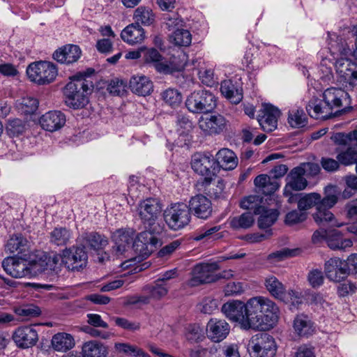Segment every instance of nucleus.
<instances>
[{"label":"nucleus","instance_id":"f257e3e1","mask_svg":"<svg viewBox=\"0 0 357 357\" xmlns=\"http://www.w3.org/2000/svg\"><path fill=\"white\" fill-rule=\"evenodd\" d=\"M162 210L161 202L152 197L140 200L136 206L144 231L137 235L133 248L142 258L148 257L161 244L158 236L163 231V226L159 221Z\"/></svg>","mask_w":357,"mask_h":357},{"label":"nucleus","instance_id":"f03ea898","mask_svg":"<svg viewBox=\"0 0 357 357\" xmlns=\"http://www.w3.org/2000/svg\"><path fill=\"white\" fill-rule=\"evenodd\" d=\"M247 307L248 321L244 326L248 330L267 331L278 321V307L268 298L253 297L247 301Z\"/></svg>","mask_w":357,"mask_h":357},{"label":"nucleus","instance_id":"7ed1b4c3","mask_svg":"<svg viewBox=\"0 0 357 357\" xmlns=\"http://www.w3.org/2000/svg\"><path fill=\"white\" fill-rule=\"evenodd\" d=\"M95 70L89 68L86 72L79 73L72 77L64 88L66 104L73 109L84 107L88 102L87 96L93 89L91 75Z\"/></svg>","mask_w":357,"mask_h":357},{"label":"nucleus","instance_id":"20e7f679","mask_svg":"<svg viewBox=\"0 0 357 357\" xmlns=\"http://www.w3.org/2000/svg\"><path fill=\"white\" fill-rule=\"evenodd\" d=\"M340 191L336 185H328L324 189V197L320 195L317 211L312 214L314 221L319 225L340 227L342 223L338 222L333 213L330 211L338 202Z\"/></svg>","mask_w":357,"mask_h":357},{"label":"nucleus","instance_id":"39448f33","mask_svg":"<svg viewBox=\"0 0 357 357\" xmlns=\"http://www.w3.org/2000/svg\"><path fill=\"white\" fill-rule=\"evenodd\" d=\"M191 166L196 173L204 176L196 183L197 190H206V187L211 184L218 172L215 158L209 153H197L192 156Z\"/></svg>","mask_w":357,"mask_h":357},{"label":"nucleus","instance_id":"423d86ee","mask_svg":"<svg viewBox=\"0 0 357 357\" xmlns=\"http://www.w3.org/2000/svg\"><path fill=\"white\" fill-rule=\"evenodd\" d=\"M217 99L214 94L207 90L195 91L186 98L185 106L194 114H207L216 107Z\"/></svg>","mask_w":357,"mask_h":357},{"label":"nucleus","instance_id":"0eeeda50","mask_svg":"<svg viewBox=\"0 0 357 357\" xmlns=\"http://www.w3.org/2000/svg\"><path fill=\"white\" fill-rule=\"evenodd\" d=\"M164 219L169 228L178 231L187 226L191 219L190 209L186 204H172L164 211Z\"/></svg>","mask_w":357,"mask_h":357},{"label":"nucleus","instance_id":"6e6552de","mask_svg":"<svg viewBox=\"0 0 357 357\" xmlns=\"http://www.w3.org/2000/svg\"><path fill=\"white\" fill-rule=\"evenodd\" d=\"M2 267L7 274L13 278H32L42 272L37 263L29 264L26 261L13 257L5 258Z\"/></svg>","mask_w":357,"mask_h":357},{"label":"nucleus","instance_id":"1a4fd4ad","mask_svg":"<svg viewBox=\"0 0 357 357\" xmlns=\"http://www.w3.org/2000/svg\"><path fill=\"white\" fill-rule=\"evenodd\" d=\"M26 74L31 82L45 85L52 82L58 72L52 63L40 61L31 63L26 68Z\"/></svg>","mask_w":357,"mask_h":357},{"label":"nucleus","instance_id":"9d476101","mask_svg":"<svg viewBox=\"0 0 357 357\" xmlns=\"http://www.w3.org/2000/svg\"><path fill=\"white\" fill-rule=\"evenodd\" d=\"M337 82L345 87L357 86V63L349 58L340 57L335 61Z\"/></svg>","mask_w":357,"mask_h":357},{"label":"nucleus","instance_id":"9b49d317","mask_svg":"<svg viewBox=\"0 0 357 357\" xmlns=\"http://www.w3.org/2000/svg\"><path fill=\"white\" fill-rule=\"evenodd\" d=\"M264 285L270 294L276 299L284 303H301V294L293 289L287 291L284 285L275 276L267 277Z\"/></svg>","mask_w":357,"mask_h":357},{"label":"nucleus","instance_id":"f8f14e48","mask_svg":"<svg viewBox=\"0 0 357 357\" xmlns=\"http://www.w3.org/2000/svg\"><path fill=\"white\" fill-rule=\"evenodd\" d=\"M249 346L252 349V357H273L276 353L274 338L266 333H260L252 337Z\"/></svg>","mask_w":357,"mask_h":357},{"label":"nucleus","instance_id":"ddd939ff","mask_svg":"<svg viewBox=\"0 0 357 357\" xmlns=\"http://www.w3.org/2000/svg\"><path fill=\"white\" fill-rule=\"evenodd\" d=\"M219 269L216 262L200 263L195 265L192 271V278L188 281V285L196 287L204 283L216 282L218 278L215 272Z\"/></svg>","mask_w":357,"mask_h":357},{"label":"nucleus","instance_id":"4468645a","mask_svg":"<svg viewBox=\"0 0 357 357\" xmlns=\"http://www.w3.org/2000/svg\"><path fill=\"white\" fill-rule=\"evenodd\" d=\"M87 253L83 248L73 246L66 248L61 253V263L70 271H79L86 266Z\"/></svg>","mask_w":357,"mask_h":357},{"label":"nucleus","instance_id":"2eb2a0df","mask_svg":"<svg viewBox=\"0 0 357 357\" xmlns=\"http://www.w3.org/2000/svg\"><path fill=\"white\" fill-rule=\"evenodd\" d=\"M135 231L132 229H119L116 230L112 235V241L114 245L112 247V252L116 256L123 255L130 248L131 243H134ZM133 250V245H132ZM135 251V250H134ZM140 257L136 252H135Z\"/></svg>","mask_w":357,"mask_h":357},{"label":"nucleus","instance_id":"dca6fc26","mask_svg":"<svg viewBox=\"0 0 357 357\" xmlns=\"http://www.w3.org/2000/svg\"><path fill=\"white\" fill-rule=\"evenodd\" d=\"M324 273L326 278L332 282H340L349 275V268L344 260L338 257L331 258L326 261Z\"/></svg>","mask_w":357,"mask_h":357},{"label":"nucleus","instance_id":"f3484780","mask_svg":"<svg viewBox=\"0 0 357 357\" xmlns=\"http://www.w3.org/2000/svg\"><path fill=\"white\" fill-rule=\"evenodd\" d=\"M247 303L240 301H234L225 303L222 307V312L231 321L239 324L241 328L248 330L244 326L247 319Z\"/></svg>","mask_w":357,"mask_h":357},{"label":"nucleus","instance_id":"a211bd4d","mask_svg":"<svg viewBox=\"0 0 357 357\" xmlns=\"http://www.w3.org/2000/svg\"><path fill=\"white\" fill-rule=\"evenodd\" d=\"M12 339L18 348L28 349L37 343L38 335L33 326H24L15 330Z\"/></svg>","mask_w":357,"mask_h":357},{"label":"nucleus","instance_id":"6ab92c4d","mask_svg":"<svg viewBox=\"0 0 357 357\" xmlns=\"http://www.w3.org/2000/svg\"><path fill=\"white\" fill-rule=\"evenodd\" d=\"M190 214L195 217L206 220L211 216L213 206L211 201L206 196L199 194L192 197L188 205Z\"/></svg>","mask_w":357,"mask_h":357},{"label":"nucleus","instance_id":"aec40b11","mask_svg":"<svg viewBox=\"0 0 357 357\" xmlns=\"http://www.w3.org/2000/svg\"><path fill=\"white\" fill-rule=\"evenodd\" d=\"M324 104H327L333 112L335 107H347L350 105V98L345 91L340 88L331 87L323 93Z\"/></svg>","mask_w":357,"mask_h":357},{"label":"nucleus","instance_id":"412c9836","mask_svg":"<svg viewBox=\"0 0 357 357\" xmlns=\"http://www.w3.org/2000/svg\"><path fill=\"white\" fill-rule=\"evenodd\" d=\"M280 116V111L271 105H266L262 115H259L257 121L265 132H272L277 128L278 121Z\"/></svg>","mask_w":357,"mask_h":357},{"label":"nucleus","instance_id":"4be33fe9","mask_svg":"<svg viewBox=\"0 0 357 357\" xmlns=\"http://www.w3.org/2000/svg\"><path fill=\"white\" fill-rule=\"evenodd\" d=\"M229 325L225 320L211 319L206 326V334L209 339L219 342L226 338L229 333Z\"/></svg>","mask_w":357,"mask_h":357},{"label":"nucleus","instance_id":"5701e85b","mask_svg":"<svg viewBox=\"0 0 357 357\" xmlns=\"http://www.w3.org/2000/svg\"><path fill=\"white\" fill-rule=\"evenodd\" d=\"M201 130L208 134H219L223 131L226 126V120L220 114L202 116L198 122Z\"/></svg>","mask_w":357,"mask_h":357},{"label":"nucleus","instance_id":"b1692460","mask_svg":"<svg viewBox=\"0 0 357 357\" xmlns=\"http://www.w3.org/2000/svg\"><path fill=\"white\" fill-rule=\"evenodd\" d=\"M66 116L60 111H50L43 114L40 119L41 127L50 132L56 131L62 128L66 123Z\"/></svg>","mask_w":357,"mask_h":357},{"label":"nucleus","instance_id":"393cba45","mask_svg":"<svg viewBox=\"0 0 357 357\" xmlns=\"http://www.w3.org/2000/svg\"><path fill=\"white\" fill-rule=\"evenodd\" d=\"M81 54L82 51L79 46L67 45L56 50L53 54V58L57 62L69 65L77 62Z\"/></svg>","mask_w":357,"mask_h":357},{"label":"nucleus","instance_id":"a878e982","mask_svg":"<svg viewBox=\"0 0 357 357\" xmlns=\"http://www.w3.org/2000/svg\"><path fill=\"white\" fill-rule=\"evenodd\" d=\"M121 39L130 45L141 44L146 38L144 29L137 23L126 26L121 33Z\"/></svg>","mask_w":357,"mask_h":357},{"label":"nucleus","instance_id":"bb28decb","mask_svg":"<svg viewBox=\"0 0 357 357\" xmlns=\"http://www.w3.org/2000/svg\"><path fill=\"white\" fill-rule=\"evenodd\" d=\"M306 110L311 117L317 119H328L335 116L331 107L324 104V100L317 98H313L309 101L306 105Z\"/></svg>","mask_w":357,"mask_h":357},{"label":"nucleus","instance_id":"cd10ccee","mask_svg":"<svg viewBox=\"0 0 357 357\" xmlns=\"http://www.w3.org/2000/svg\"><path fill=\"white\" fill-rule=\"evenodd\" d=\"M79 241L84 249L99 250L104 248L108 243L107 239L97 232H86L82 234Z\"/></svg>","mask_w":357,"mask_h":357},{"label":"nucleus","instance_id":"c85d7f7f","mask_svg":"<svg viewBox=\"0 0 357 357\" xmlns=\"http://www.w3.org/2000/svg\"><path fill=\"white\" fill-rule=\"evenodd\" d=\"M144 52V59L145 63L153 66L159 73H168L170 72L169 65L157 50L155 48H145Z\"/></svg>","mask_w":357,"mask_h":357},{"label":"nucleus","instance_id":"c756f323","mask_svg":"<svg viewBox=\"0 0 357 357\" xmlns=\"http://www.w3.org/2000/svg\"><path fill=\"white\" fill-rule=\"evenodd\" d=\"M286 191L287 189H293L295 191H301L306 188L308 185L306 176L298 167L293 168L286 177Z\"/></svg>","mask_w":357,"mask_h":357},{"label":"nucleus","instance_id":"7c9ffc66","mask_svg":"<svg viewBox=\"0 0 357 357\" xmlns=\"http://www.w3.org/2000/svg\"><path fill=\"white\" fill-rule=\"evenodd\" d=\"M215 161L217 162L218 172L220 168L225 170H232L238 165L236 154L229 149H220L215 155Z\"/></svg>","mask_w":357,"mask_h":357},{"label":"nucleus","instance_id":"2f4dec72","mask_svg":"<svg viewBox=\"0 0 357 357\" xmlns=\"http://www.w3.org/2000/svg\"><path fill=\"white\" fill-rule=\"evenodd\" d=\"M129 87L132 93L146 96L151 93L153 86L149 77L144 75H137L130 78Z\"/></svg>","mask_w":357,"mask_h":357},{"label":"nucleus","instance_id":"473e14b6","mask_svg":"<svg viewBox=\"0 0 357 357\" xmlns=\"http://www.w3.org/2000/svg\"><path fill=\"white\" fill-rule=\"evenodd\" d=\"M169 289V285L167 283L158 282L156 280L153 283L144 286L142 291L148 298V303H149L151 299L158 301L165 297Z\"/></svg>","mask_w":357,"mask_h":357},{"label":"nucleus","instance_id":"72a5a7b5","mask_svg":"<svg viewBox=\"0 0 357 357\" xmlns=\"http://www.w3.org/2000/svg\"><path fill=\"white\" fill-rule=\"evenodd\" d=\"M254 213L259 215L257 223L260 229L270 227L277 220L279 212L277 209H267L264 206L255 208Z\"/></svg>","mask_w":357,"mask_h":357},{"label":"nucleus","instance_id":"f704fd0d","mask_svg":"<svg viewBox=\"0 0 357 357\" xmlns=\"http://www.w3.org/2000/svg\"><path fill=\"white\" fill-rule=\"evenodd\" d=\"M295 332L301 337H308L314 332V323L304 314H298L294 321Z\"/></svg>","mask_w":357,"mask_h":357},{"label":"nucleus","instance_id":"c9c22d12","mask_svg":"<svg viewBox=\"0 0 357 357\" xmlns=\"http://www.w3.org/2000/svg\"><path fill=\"white\" fill-rule=\"evenodd\" d=\"M75 342L72 335L66 333H58L52 339V348L61 352H66L75 347Z\"/></svg>","mask_w":357,"mask_h":357},{"label":"nucleus","instance_id":"e433bc0d","mask_svg":"<svg viewBox=\"0 0 357 357\" xmlns=\"http://www.w3.org/2000/svg\"><path fill=\"white\" fill-rule=\"evenodd\" d=\"M107 348L100 342L91 340L84 342L82 347V357H105Z\"/></svg>","mask_w":357,"mask_h":357},{"label":"nucleus","instance_id":"4c0bfd02","mask_svg":"<svg viewBox=\"0 0 357 357\" xmlns=\"http://www.w3.org/2000/svg\"><path fill=\"white\" fill-rule=\"evenodd\" d=\"M220 91L222 94L231 103L238 104L243 99L242 89L236 88L229 80L222 82Z\"/></svg>","mask_w":357,"mask_h":357},{"label":"nucleus","instance_id":"58836bf2","mask_svg":"<svg viewBox=\"0 0 357 357\" xmlns=\"http://www.w3.org/2000/svg\"><path fill=\"white\" fill-rule=\"evenodd\" d=\"M155 18L153 10L146 6L138 7L133 15L134 23H137L139 25L150 26L155 22Z\"/></svg>","mask_w":357,"mask_h":357},{"label":"nucleus","instance_id":"ea45409f","mask_svg":"<svg viewBox=\"0 0 357 357\" xmlns=\"http://www.w3.org/2000/svg\"><path fill=\"white\" fill-rule=\"evenodd\" d=\"M326 242L333 250H344L352 245V241L348 238L343 239L340 232L336 229L329 231Z\"/></svg>","mask_w":357,"mask_h":357},{"label":"nucleus","instance_id":"a19ab883","mask_svg":"<svg viewBox=\"0 0 357 357\" xmlns=\"http://www.w3.org/2000/svg\"><path fill=\"white\" fill-rule=\"evenodd\" d=\"M27 249V241L21 234L13 235L6 245V251L11 254H22Z\"/></svg>","mask_w":357,"mask_h":357},{"label":"nucleus","instance_id":"79ce46f5","mask_svg":"<svg viewBox=\"0 0 357 357\" xmlns=\"http://www.w3.org/2000/svg\"><path fill=\"white\" fill-rule=\"evenodd\" d=\"M337 160L344 165L349 166L357 163V149L354 146H349L345 150L337 149Z\"/></svg>","mask_w":357,"mask_h":357},{"label":"nucleus","instance_id":"37998d69","mask_svg":"<svg viewBox=\"0 0 357 357\" xmlns=\"http://www.w3.org/2000/svg\"><path fill=\"white\" fill-rule=\"evenodd\" d=\"M71 238L70 230L65 227H56L50 233V242L58 246L66 245Z\"/></svg>","mask_w":357,"mask_h":357},{"label":"nucleus","instance_id":"c03bdc74","mask_svg":"<svg viewBox=\"0 0 357 357\" xmlns=\"http://www.w3.org/2000/svg\"><path fill=\"white\" fill-rule=\"evenodd\" d=\"M255 219L251 212H245L239 216L234 217L230 222L231 227L235 229H248L254 224Z\"/></svg>","mask_w":357,"mask_h":357},{"label":"nucleus","instance_id":"a18cd8bd","mask_svg":"<svg viewBox=\"0 0 357 357\" xmlns=\"http://www.w3.org/2000/svg\"><path fill=\"white\" fill-rule=\"evenodd\" d=\"M288 123L292 128H299L305 126L307 117L303 109H292L289 112Z\"/></svg>","mask_w":357,"mask_h":357},{"label":"nucleus","instance_id":"49530a36","mask_svg":"<svg viewBox=\"0 0 357 357\" xmlns=\"http://www.w3.org/2000/svg\"><path fill=\"white\" fill-rule=\"evenodd\" d=\"M320 201V194L317 192L302 193L298 201V209L306 211L313 206H316L317 211L318 202Z\"/></svg>","mask_w":357,"mask_h":357},{"label":"nucleus","instance_id":"de8ad7c7","mask_svg":"<svg viewBox=\"0 0 357 357\" xmlns=\"http://www.w3.org/2000/svg\"><path fill=\"white\" fill-rule=\"evenodd\" d=\"M170 40L178 47H187L192 42V35L186 29H176L170 36Z\"/></svg>","mask_w":357,"mask_h":357},{"label":"nucleus","instance_id":"09e8293b","mask_svg":"<svg viewBox=\"0 0 357 357\" xmlns=\"http://www.w3.org/2000/svg\"><path fill=\"white\" fill-rule=\"evenodd\" d=\"M218 347H204L202 345H196L188 349L189 357H217Z\"/></svg>","mask_w":357,"mask_h":357},{"label":"nucleus","instance_id":"8fccbe9b","mask_svg":"<svg viewBox=\"0 0 357 357\" xmlns=\"http://www.w3.org/2000/svg\"><path fill=\"white\" fill-rule=\"evenodd\" d=\"M115 348L121 352L131 355L134 357H150V356L142 349L129 344L116 343L115 344Z\"/></svg>","mask_w":357,"mask_h":357},{"label":"nucleus","instance_id":"3c124183","mask_svg":"<svg viewBox=\"0 0 357 357\" xmlns=\"http://www.w3.org/2000/svg\"><path fill=\"white\" fill-rule=\"evenodd\" d=\"M163 100L172 107L178 106L182 101L181 93L174 89H168L162 93Z\"/></svg>","mask_w":357,"mask_h":357},{"label":"nucleus","instance_id":"603ef678","mask_svg":"<svg viewBox=\"0 0 357 357\" xmlns=\"http://www.w3.org/2000/svg\"><path fill=\"white\" fill-rule=\"evenodd\" d=\"M24 130L25 125L24 122L19 119L9 121L6 127V131L10 137H17L22 134Z\"/></svg>","mask_w":357,"mask_h":357},{"label":"nucleus","instance_id":"864d4df0","mask_svg":"<svg viewBox=\"0 0 357 357\" xmlns=\"http://www.w3.org/2000/svg\"><path fill=\"white\" fill-rule=\"evenodd\" d=\"M127 83L123 79H114L111 80L107 86V91L114 96H123L126 92Z\"/></svg>","mask_w":357,"mask_h":357},{"label":"nucleus","instance_id":"5fc2aeb1","mask_svg":"<svg viewBox=\"0 0 357 357\" xmlns=\"http://www.w3.org/2000/svg\"><path fill=\"white\" fill-rule=\"evenodd\" d=\"M307 213L303 210H294L286 215L285 222L288 225H295L302 222L306 220Z\"/></svg>","mask_w":357,"mask_h":357},{"label":"nucleus","instance_id":"6e6d98bb","mask_svg":"<svg viewBox=\"0 0 357 357\" xmlns=\"http://www.w3.org/2000/svg\"><path fill=\"white\" fill-rule=\"evenodd\" d=\"M186 334L187 339L192 342H199L204 338V332L198 324L190 325Z\"/></svg>","mask_w":357,"mask_h":357},{"label":"nucleus","instance_id":"4d7b16f0","mask_svg":"<svg viewBox=\"0 0 357 357\" xmlns=\"http://www.w3.org/2000/svg\"><path fill=\"white\" fill-rule=\"evenodd\" d=\"M217 357H240L237 345L229 344L218 347Z\"/></svg>","mask_w":357,"mask_h":357},{"label":"nucleus","instance_id":"13d9d810","mask_svg":"<svg viewBox=\"0 0 357 357\" xmlns=\"http://www.w3.org/2000/svg\"><path fill=\"white\" fill-rule=\"evenodd\" d=\"M307 280L313 288H318L324 283V275L321 271L314 269L309 272Z\"/></svg>","mask_w":357,"mask_h":357},{"label":"nucleus","instance_id":"bf43d9fd","mask_svg":"<svg viewBox=\"0 0 357 357\" xmlns=\"http://www.w3.org/2000/svg\"><path fill=\"white\" fill-rule=\"evenodd\" d=\"M298 167L306 177L317 176L321 170L319 165L314 162H303Z\"/></svg>","mask_w":357,"mask_h":357},{"label":"nucleus","instance_id":"052dcab7","mask_svg":"<svg viewBox=\"0 0 357 357\" xmlns=\"http://www.w3.org/2000/svg\"><path fill=\"white\" fill-rule=\"evenodd\" d=\"M225 296H236L243 291V286L239 282H231L227 284L224 289Z\"/></svg>","mask_w":357,"mask_h":357},{"label":"nucleus","instance_id":"680f3d73","mask_svg":"<svg viewBox=\"0 0 357 357\" xmlns=\"http://www.w3.org/2000/svg\"><path fill=\"white\" fill-rule=\"evenodd\" d=\"M114 321L116 325L126 330L135 331H138L140 328L139 323L130 321L125 318L116 317Z\"/></svg>","mask_w":357,"mask_h":357},{"label":"nucleus","instance_id":"e2e57ef3","mask_svg":"<svg viewBox=\"0 0 357 357\" xmlns=\"http://www.w3.org/2000/svg\"><path fill=\"white\" fill-rule=\"evenodd\" d=\"M357 287L356 283L351 281H347L344 283L340 284L337 287V293L340 296H346L349 294L356 292Z\"/></svg>","mask_w":357,"mask_h":357},{"label":"nucleus","instance_id":"0e129e2a","mask_svg":"<svg viewBox=\"0 0 357 357\" xmlns=\"http://www.w3.org/2000/svg\"><path fill=\"white\" fill-rule=\"evenodd\" d=\"M331 139L338 145L342 146H353V143H351V138L349 133L344 132H337L333 134Z\"/></svg>","mask_w":357,"mask_h":357},{"label":"nucleus","instance_id":"69168bd1","mask_svg":"<svg viewBox=\"0 0 357 357\" xmlns=\"http://www.w3.org/2000/svg\"><path fill=\"white\" fill-rule=\"evenodd\" d=\"M22 105L25 108V112L33 114L38 109V100L35 98L27 96L22 99Z\"/></svg>","mask_w":357,"mask_h":357},{"label":"nucleus","instance_id":"338daca9","mask_svg":"<svg viewBox=\"0 0 357 357\" xmlns=\"http://www.w3.org/2000/svg\"><path fill=\"white\" fill-rule=\"evenodd\" d=\"M17 313L20 316L34 317L40 314L39 307L34 305H26L17 310Z\"/></svg>","mask_w":357,"mask_h":357},{"label":"nucleus","instance_id":"774afa93","mask_svg":"<svg viewBox=\"0 0 357 357\" xmlns=\"http://www.w3.org/2000/svg\"><path fill=\"white\" fill-rule=\"evenodd\" d=\"M340 162L333 158H322L321 160V167L327 172H334L339 169Z\"/></svg>","mask_w":357,"mask_h":357}]
</instances>
